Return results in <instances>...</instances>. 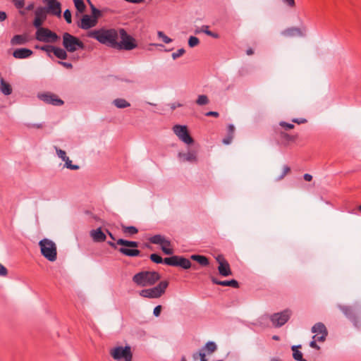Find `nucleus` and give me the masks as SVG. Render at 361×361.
<instances>
[{
    "label": "nucleus",
    "instance_id": "nucleus-27",
    "mask_svg": "<svg viewBox=\"0 0 361 361\" xmlns=\"http://www.w3.org/2000/svg\"><path fill=\"white\" fill-rule=\"evenodd\" d=\"M54 54L60 60H65L68 58L67 51L65 49L55 46L54 48Z\"/></svg>",
    "mask_w": 361,
    "mask_h": 361
},
{
    "label": "nucleus",
    "instance_id": "nucleus-1",
    "mask_svg": "<svg viewBox=\"0 0 361 361\" xmlns=\"http://www.w3.org/2000/svg\"><path fill=\"white\" fill-rule=\"evenodd\" d=\"M149 259L156 264H164L168 266L180 267L183 269L190 268L197 269L196 264H192L189 259L180 255H172L163 259L159 254L152 253L149 255Z\"/></svg>",
    "mask_w": 361,
    "mask_h": 361
},
{
    "label": "nucleus",
    "instance_id": "nucleus-35",
    "mask_svg": "<svg viewBox=\"0 0 361 361\" xmlns=\"http://www.w3.org/2000/svg\"><path fill=\"white\" fill-rule=\"evenodd\" d=\"M209 100L208 99V97L205 94L199 95L196 100V103L200 106L206 105L209 104Z\"/></svg>",
    "mask_w": 361,
    "mask_h": 361
},
{
    "label": "nucleus",
    "instance_id": "nucleus-20",
    "mask_svg": "<svg viewBox=\"0 0 361 361\" xmlns=\"http://www.w3.org/2000/svg\"><path fill=\"white\" fill-rule=\"evenodd\" d=\"M33 51L27 48L16 49L13 52V56L16 59H27L32 56Z\"/></svg>",
    "mask_w": 361,
    "mask_h": 361
},
{
    "label": "nucleus",
    "instance_id": "nucleus-3",
    "mask_svg": "<svg viewBox=\"0 0 361 361\" xmlns=\"http://www.w3.org/2000/svg\"><path fill=\"white\" fill-rule=\"evenodd\" d=\"M107 243L125 256L133 257L141 255V252L136 249L139 246V243L137 241L119 238L116 240V243L108 241Z\"/></svg>",
    "mask_w": 361,
    "mask_h": 361
},
{
    "label": "nucleus",
    "instance_id": "nucleus-22",
    "mask_svg": "<svg viewBox=\"0 0 361 361\" xmlns=\"http://www.w3.org/2000/svg\"><path fill=\"white\" fill-rule=\"evenodd\" d=\"M90 235L94 242L101 243L106 240V236L99 227L90 231Z\"/></svg>",
    "mask_w": 361,
    "mask_h": 361
},
{
    "label": "nucleus",
    "instance_id": "nucleus-42",
    "mask_svg": "<svg viewBox=\"0 0 361 361\" xmlns=\"http://www.w3.org/2000/svg\"><path fill=\"white\" fill-rule=\"evenodd\" d=\"M56 154L63 161H66L68 159V157L66 156V153L64 150H62L61 149H58L56 147Z\"/></svg>",
    "mask_w": 361,
    "mask_h": 361
},
{
    "label": "nucleus",
    "instance_id": "nucleus-2",
    "mask_svg": "<svg viewBox=\"0 0 361 361\" xmlns=\"http://www.w3.org/2000/svg\"><path fill=\"white\" fill-rule=\"evenodd\" d=\"M118 30H116V29L101 28L88 32L87 37L94 38L99 43L116 49L118 39Z\"/></svg>",
    "mask_w": 361,
    "mask_h": 361
},
{
    "label": "nucleus",
    "instance_id": "nucleus-48",
    "mask_svg": "<svg viewBox=\"0 0 361 361\" xmlns=\"http://www.w3.org/2000/svg\"><path fill=\"white\" fill-rule=\"evenodd\" d=\"M280 126L284 128L286 130L294 128V125L292 123H287L286 121H281L279 123Z\"/></svg>",
    "mask_w": 361,
    "mask_h": 361
},
{
    "label": "nucleus",
    "instance_id": "nucleus-39",
    "mask_svg": "<svg viewBox=\"0 0 361 361\" xmlns=\"http://www.w3.org/2000/svg\"><path fill=\"white\" fill-rule=\"evenodd\" d=\"M54 46L53 45H43L39 47L38 45L35 46V49H40L42 51H47V53L53 52L54 53Z\"/></svg>",
    "mask_w": 361,
    "mask_h": 361
},
{
    "label": "nucleus",
    "instance_id": "nucleus-34",
    "mask_svg": "<svg viewBox=\"0 0 361 361\" xmlns=\"http://www.w3.org/2000/svg\"><path fill=\"white\" fill-rule=\"evenodd\" d=\"M75 7L78 12L83 13L86 8V6L83 0H73Z\"/></svg>",
    "mask_w": 361,
    "mask_h": 361
},
{
    "label": "nucleus",
    "instance_id": "nucleus-61",
    "mask_svg": "<svg viewBox=\"0 0 361 361\" xmlns=\"http://www.w3.org/2000/svg\"><path fill=\"white\" fill-rule=\"evenodd\" d=\"M183 106V104H180V103H178V102H174V103H172V104H171V109L172 110H174V109H176L177 107H180V106Z\"/></svg>",
    "mask_w": 361,
    "mask_h": 361
},
{
    "label": "nucleus",
    "instance_id": "nucleus-59",
    "mask_svg": "<svg viewBox=\"0 0 361 361\" xmlns=\"http://www.w3.org/2000/svg\"><path fill=\"white\" fill-rule=\"evenodd\" d=\"M205 116H213V117H215V118H218L219 116V114L217 111H207V113H205Z\"/></svg>",
    "mask_w": 361,
    "mask_h": 361
},
{
    "label": "nucleus",
    "instance_id": "nucleus-38",
    "mask_svg": "<svg viewBox=\"0 0 361 361\" xmlns=\"http://www.w3.org/2000/svg\"><path fill=\"white\" fill-rule=\"evenodd\" d=\"M157 35L159 38H161L162 39V41L166 43V44H169L170 42H171L173 41V39L170 37H169L168 36H166L164 32L162 31H158L157 32Z\"/></svg>",
    "mask_w": 361,
    "mask_h": 361
},
{
    "label": "nucleus",
    "instance_id": "nucleus-64",
    "mask_svg": "<svg viewBox=\"0 0 361 361\" xmlns=\"http://www.w3.org/2000/svg\"><path fill=\"white\" fill-rule=\"evenodd\" d=\"M164 241V242H163V245H165L166 247H171V243L169 240L165 238Z\"/></svg>",
    "mask_w": 361,
    "mask_h": 361
},
{
    "label": "nucleus",
    "instance_id": "nucleus-63",
    "mask_svg": "<svg viewBox=\"0 0 361 361\" xmlns=\"http://www.w3.org/2000/svg\"><path fill=\"white\" fill-rule=\"evenodd\" d=\"M35 8V4L33 2L30 3L25 8V11H32Z\"/></svg>",
    "mask_w": 361,
    "mask_h": 361
},
{
    "label": "nucleus",
    "instance_id": "nucleus-41",
    "mask_svg": "<svg viewBox=\"0 0 361 361\" xmlns=\"http://www.w3.org/2000/svg\"><path fill=\"white\" fill-rule=\"evenodd\" d=\"M64 166L71 170H78L80 168L78 165L73 164L72 161H71L69 158L65 161Z\"/></svg>",
    "mask_w": 361,
    "mask_h": 361
},
{
    "label": "nucleus",
    "instance_id": "nucleus-23",
    "mask_svg": "<svg viewBox=\"0 0 361 361\" xmlns=\"http://www.w3.org/2000/svg\"><path fill=\"white\" fill-rule=\"evenodd\" d=\"M279 135L284 145H288L290 142H295L298 137V135H290L284 131H280Z\"/></svg>",
    "mask_w": 361,
    "mask_h": 361
},
{
    "label": "nucleus",
    "instance_id": "nucleus-11",
    "mask_svg": "<svg viewBox=\"0 0 361 361\" xmlns=\"http://www.w3.org/2000/svg\"><path fill=\"white\" fill-rule=\"evenodd\" d=\"M291 311L288 309L282 312L274 313L270 315L269 319L274 327H281L284 325L290 319Z\"/></svg>",
    "mask_w": 361,
    "mask_h": 361
},
{
    "label": "nucleus",
    "instance_id": "nucleus-10",
    "mask_svg": "<svg viewBox=\"0 0 361 361\" xmlns=\"http://www.w3.org/2000/svg\"><path fill=\"white\" fill-rule=\"evenodd\" d=\"M35 38L40 42L54 43L59 40V37L48 28L39 27V30H37Z\"/></svg>",
    "mask_w": 361,
    "mask_h": 361
},
{
    "label": "nucleus",
    "instance_id": "nucleus-58",
    "mask_svg": "<svg viewBox=\"0 0 361 361\" xmlns=\"http://www.w3.org/2000/svg\"><path fill=\"white\" fill-rule=\"evenodd\" d=\"M216 262L219 263V265H221V263H224V261H227L223 255H218L216 257H215Z\"/></svg>",
    "mask_w": 361,
    "mask_h": 361
},
{
    "label": "nucleus",
    "instance_id": "nucleus-30",
    "mask_svg": "<svg viewBox=\"0 0 361 361\" xmlns=\"http://www.w3.org/2000/svg\"><path fill=\"white\" fill-rule=\"evenodd\" d=\"M165 237L160 235V234H157V235H154L152 237H150L149 238V241L152 243V244H155V245H160L161 246L163 245V242L164 240Z\"/></svg>",
    "mask_w": 361,
    "mask_h": 361
},
{
    "label": "nucleus",
    "instance_id": "nucleus-53",
    "mask_svg": "<svg viewBox=\"0 0 361 361\" xmlns=\"http://www.w3.org/2000/svg\"><path fill=\"white\" fill-rule=\"evenodd\" d=\"M282 1L290 8H294L295 6V0H282Z\"/></svg>",
    "mask_w": 361,
    "mask_h": 361
},
{
    "label": "nucleus",
    "instance_id": "nucleus-28",
    "mask_svg": "<svg viewBox=\"0 0 361 361\" xmlns=\"http://www.w3.org/2000/svg\"><path fill=\"white\" fill-rule=\"evenodd\" d=\"M27 37L24 35H16L11 39V43L13 45L25 44L27 43Z\"/></svg>",
    "mask_w": 361,
    "mask_h": 361
},
{
    "label": "nucleus",
    "instance_id": "nucleus-15",
    "mask_svg": "<svg viewBox=\"0 0 361 361\" xmlns=\"http://www.w3.org/2000/svg\"><path fill=\"white\" fill-rule=\"evenodd\" d=\"M38 98L44 103L54 106H59L64 104V102L56 94L49 92L39 94Z\"/></svg>",
    "mask_w": 361,
    "mask_h": 361
},
{
    "label": "nucleus",
    "instance_id": "nucleus-56",
    "mask_svg": "<svg viewBox=\"0 0 361 361\" xmlns=\"http://www.w3.org/2000/svg\"><path fill=\"white\" fill-rule=\"evenodd\" d=\"M234 131H235V127L233 124H229L228 126V135H231L233 137V135H234Z\"/></svg>",
    "mask_w": 361,
    "mask_h": 361
},
{
    "label": "nucleus",
    "instance_id": "nucleus-31",
    "mask_svg": "<svg viewBox=\"0 0 361 361\" xmlns=\"http://www.w3.org/2000/svg\"><path fill=\"white\" fill-rule=\"evenodd\" d=\"M114 104L118 109H124L130 106V104L124 99H116L113 102Z\"/></svg>",
    "mask_w": 361,
    "mask_h": 361
},
{
    "label": "nucleus",
    "instance_id": "nucleus-54",
    "mask_svg": "<svg viewBox=\"0 0 361 361\" xmlns=\"http://www.w3.org/2000/svg\"><path fill=\"white\" fill-rule=\"evenodd\" d=\"M292 122L295 123L297 124H303V123H306L307 122V120L306 118H293L292 120Z\"/></svg>",
    "mask_w": 361,
    "mask_h": 361
},
{
    "label": "nucleus",
    "instance_id": "nucleus-17",
    "mask_svg": "<svg viewBox=\"0 0 361 361\" xmlns=\"http://www.w3.org/2000/svg\"><path fill=\"white\" fill-rule=\"evenodd\" d=\"M42 7H38L35 12V19L33 20V25L37 30L42 27V25L44 21L47 19V13L44 11Z\"/></svg>",
    "mask_w": 361,
    "mask_h": 361
},
{
    "label": "nucleus",
    "instance_id": "nucleus-29",
    "mask_svg": "<svg viewBox=\"0 0 361 361\" xmlns=\"http://www.w3.org/2000/svg\"><path fill=\"white\" fill-rule=\"evenodd\" d=\"M300 347V345L292 346L293 357L297 361H307L305 359L303 358L302 353L298 350V348Z\"/></svg>",
    "mask_w": 361,
    "mask_h": 361
},
{
    "label": "nucleus",
    "instance_id": "nucleus-13",
    "mask_svg": "<svg viewBox=\"0 0 361 361\" xmlns=\"http://www.w3.org/2000/svg\"><path fill=\"white\" fill-rule=\"evenodd\" d=\"M173 131L180 140L185 144L191 145L194 143V139L191 137L186 126L176 125L173 126Z\"/></svg>",
    "mask_w": 361,
    "mask_h": 361
},
{
    "label": "nucleus",
    "instance_id": "nucleus-9",
    "mask_svg": "<svg viewBox=\"0 0 361 361\" xmlns=\"http://www.w3.org/2000/svg\"><path fill=\"white\" fill-rule=\"evenodd\" d=\"M110 354L116 360L124 359V361H132L133 359V353L129 345H126L125 347L117 346L111 349Z\"/></svg>",
    "mask_w": 361,
    "mask_h": 361
},
{
    "label": "nucleus",
    "instance_id": "nucleus-4",
    "mask_svg": "<svg viewBox=\"0 0 361 361\" xmlns=\"http://www.w3.org/2000/svg\"><path fill=\"white\" fill-rule=\"evenodd\" d=\"M161 275L155 271H142L135 274L132 281L137 286L147 287L154 286L159 279Z\"/></svg>",
    "mask_w": 361,
    "mask_h": 361
},
{
    "label": "nucleus",
    "instance_id": "nucleus-37",
    "mask_svg": "<svg viewBox=\"0 0 361 361\" xmlns=\"http://www.w3.org/2000/svg\"><path fill=\"white\" fill-rule=\"evenodd\" d=\"M200 44V39L195 36H190L188 39V46L193 48Z\"/></svg>",
    "mask_w": 361,
    "mask_h": 361
},
{
    "label": "nucleus",
    "instance_id": "nucleus-52",
    "mask_svg": "<svg viewBox=\"0 0 361 361\" xmlns=\"http://www.w3.org/2000/svg\"><path fill=\"white\" fill-rule=\"evenodd\" d=\"M28 128H42V123H28L26 125Z\"/></svg>",
    "mask_w": 361,
    "mask_h": 361
},
{
    "label": "nucleus",
    "instance_id": "nucleus-49",
    "mask_svg": "<svg viewBox=\"0 0 361 361\" xmlns=\"http://www.w3.org/2000/svg\"><path fill=\"white\" fill-rule=\"evenodd\" d=\"M161 310H162V306L161 305H159L157 306H156L154 308V310H153V314L156 317H158L160 316L161 314Z\"/></svg>",
    "mask_w": 361,
    "mask_h": 361
},
{
    "label": "nucleus",
    "instance_id": "nucleus-33",
    "mask_svg": "<svg viewBox=\"0 0 361 361\" xmlns=\"http://www.w3.org/2000/svg\"><path fill=\"white\" fill-rule=\"evenodd\" d=\"M122 231L124 233H129L130 235H135L138 233V229L134 226H125L121 225Z\"/></svg>",
    "mask_w": 361,
    "mask_h": 361
},
{
    "label": "nucleus",
    "instance_id": "nucleus-51",
    "mask_svg": "<svg viewBox=\"0 0 361 361\" xmlns=\"http://www.w3.org/2000/svg\"><path fill=\"white\" fill-rule=\"evenodd\" d=\"M58 63L61 65L62 66H63L64 68H66L67 69H72L73 67V64L71 63H69V62H65V61H59Z\"/></svg>",
    "mask_w": 361,
    "mask_h": 361
},
{
    "label": "nucleus",
    "instance_id": "nucleus-7",
    "mask_svg": "<svg viewBox=\"0 0 361 361\" xmlns=\"http://www.w3.org/2000/svg\"><path fill=\"white\" fill-rule=\"evenodd\" d=\"M62 44L64 49L70 53L75 52L78 49H84V43L77 37L71 35L68 32L63 34Z\"/></svg>",
    "mask_w": 361,
    "mask_h": 361
},
{
    "label": "nucleus",
    "instance_id": "nucleus-19",
    "mask_svg": "<svg viewBox=\"0 0 361 361\" xmlns=\"http://www.w3.org/2000/svg\"><path fill=\"white\" fill-rule=\"evenodd\" d=\"M209 278L211 281L216 285H219L222 286H230L234 288H238L240 286L238 281L235 279L221 281L212 275H211Z\"/></svg>",
    "mask_w": 361,
    "mask_h": 361
},
{
    "label": "nucleus",
    "instance_id": "nucleus-57",
    "mask_svg": "<svg viewBox=\"0 0 361 361\" xmlns=\"http://www.w3.org/2000/svg\"><path fill=\"white\" fill-rule=\"evenodd\" d=\"M233 138V136L227 135V136L223 139L222 142L225 145H229L231 142Z\"/></svg>",
    "mask_w": 361,
    "mask_h": 361
},
{
    "label": "nucleus",
    "instance_id": "nucleus-60",
    "mask_svg": "<svg viewBox=\"0 0 361 361\" xmlns=\"http://www.w3.org/2000/svg\"><path fill=\"white\" fill-rule=\"evenodd\" d=\"M7 17V14L5 11H0V22L4 21Z\"/></svg>",
    "mask_w": 361,
    "mask_h": 361
},
{
    "label": "nucleus",
    "instance_id": "nucleus-12",
    "mask_svg": "<svg viewBox=\"0 0 361 361\" xmlns=\"http://www.w3.org/2000/svg\"><path fill=\"white\" fill-rule=\"evenodd\" d=\"M338 307L356 328H361V318L356 314L352 306L338 305Z\"/></svg>",
    "mask_w": 361,
    "mask_h": 361
},
{
    "label": "nucleus",
    "instance_id": "nucleus-18",
    "mask_svg": "<svg viewBox=\"0 0 361 361\" xmlns=\"http://www.w3.org/2000/svg\"><path fill=\"white\" fill-rule=\"evenodd\" d=\"M97 23V20L95 18H92L90 15H83L80 19V22L78 23V26L83 30H88L92 27H94Z\"/></svg>",
    "mask_w": 361,
    "mask_h": 361
},
{
    "label": "nucleus",
    "instance_id": "nucleus-25",
    "mask_svg": "<svg viewBox=\"0 0 361 361\" xmlns=\"http://www.w3.org/2000/svg\"><path fill=\"white\" fill-rule=\"evenodd\" d=\"M190 259L197 262L202 267H207L209 264V260L207 257L201 255H192Z\"/></svg>",
    "mask_w": 361,
    "mask_h": 361
},
{
    "label": "nucleus",
    "instance_id": "nucleus-45",
    "mask_svg": "<svg viewBox=\"0 0 361 361\" xmlns=\"http://www.w3.org/2000/svg\"><path fill=\"white\" fill-rule=\"evenodd\" d=\"M161 250L165 255H171L174 252V250L171 247H166L165 245L161 246Z\"/></svg>",
    "mask_w": 361,
    "mask_h": 361
},
{
    "label": "nucleus",
    "instance_id": "nucleus-5",
    "mask_svg": "<svg viewBox=\"0 0 361 361\" xmlns=\"http://www.w3.org/2000/svg\"><path fill=\"white\" fill-rule=\"evenodd\" d=\"M41 255L49 262H54L57 259L56 245L54 241L48 238H43L39 242Z\"/></svg>",
    "mask_w": 361,
    "mask_h": 361
},
{
    "label": "nucleus",
    "instance_id": "nucleus-32",
    "mask_svg": "<svg viewBox=\"0 0 361 361\" xmlns=\"http://www.w3.org/2000/svg\"><path fill=\"white\" fill-rule=\"evenodd\" d=\"M11 2L17 9L20 10L19 13L21 16L25 15V11L20 10L25 6V0H11Z\"/></svg>",
    "mask_w": 361,
    "mask_h": 361
},
{
    "label": "nucleus",
    "instance_id": "nucleus-26",
    "mask_svg": "<svg viewBox=\"0 0 361 361\" xmlns=\"http://www.w3.org/2000/svg\"><path fill=\"white\" fill-rule=\"evenodd\" d=\"M283 35L287 37L301 36L302 35V31L300 28L292 27L287 28L283 32Z\"/></svg>",
    "mask_w": 361,
    "mask_h": 361
},
{
    "label": "nucleus",
    "instance_id": "nucleus-21",
    "mask_svg": "<svg viewBox=\"0 0 361 361\" xmlns=\"http://www.w3.org/2000/svg\"><path fill=\"white\" fill-rule=\"evenodd\" d=\"M178 157L182 159L183 161L197 162V152L195 150L189 151L188 153L179 152Z\"/></svg>",
    "mask_w": 361,
    "mask_h": 361
},
{
    "label": "nucleus",
    "instance_id": "nucleus-47",
    "mask_svg": "<svg viewBox=\"0 0 361 361\" xmlns=\"http://www.w3.org/2000/svg\"><path fill=\"white\" fill-rule=\"evenodd\" d=\"M289 172H290V168L288 166H283V173L277 178V180H282L286 176L287 173H288Z\"/></svg>",
    "mask_w": 361,
    "mask_h": 361
},
{
    "label": "nucleus",
    "instance_id": "nucleus-43",
    "mask_svg": "<svg viewBox=\"0 0 361 361\" xmlns=\"http://www.w3.org/2000/svg\"><path fill=\"white\" fill-rule=\"evenodd\" d=\"M63 18L67 23L70 24L72 23L71 12L69 9H66L64 11Z\"/></svg>",
    "mask_w": 361,
    "mask_h": 361
},
{
    "label": "nucleus",
    "instance_id": "nucleus-62",
    "mask_svg": "<svg viewBox=\"0 0 361 361\" xmlns=\"http://www.w3.org/2000/svg\"><path fill=\"white\" fill-rule=\"evenodd\" d=\"M303 178H304L305 180L308 181V182H310L312 180V176L309 173L304 174Z\"/></svg>",
    "mask_w": 361,
    "mask_h": 361
},
{
    "label": "nucleus",
    "instance_id": "nucleus-36",
    "mask_svg": "<svg viewBox=\"0 0 361 361\" xmlns=\"http://www.w3.org/2000/svg\"><path fill=\"white\" fill-rule=\"evenodd\" d=\"M204 349L208 353H212L216 349V345L213 341H209L206 343Z\"/></svg>",
    "mask_w": 361,
    "mask_h": 361
},
{
    "label": "nucleus",
    "instance_id": "nucleus-14",
    "mask_svg": "<svg viewBox=\"0 0 361 361\" xmlns=\"http://www.w3.org/2000/svg\"><path fill=\"white\" fill-rule=\"evenodd\" d=\"M47 4L46 7H43L44 11L48 14L61 17V4L57 0H42Z\"/></svg>",
    "mask_w": 361,
    "mask_h": 361
},
{
    "label": "nucleus",
    "instance_id": "nucleus-40",
    "mask_svg": "<svg viewBox=\"0 0 361 361\" xmlns=\"http://www.w3.org/2000/svg\"><path fill=\"white\" fill-rule=\"evenodd\" d=\"M91 5L92 8V17L95 18V20H97L98 18L102 15L101 11L98 8H95L92 4Z\"/></svg>",
    "mask_w": 361,
    "mask_h": 361
},
{
    "label": "nucleus",
    "instance_id": "nucleus-8",
    "mask_svg": "<svg viewBox=\"0 0 361 361\" xmlns=\"http://www.w3.org/2000/svg\"><path fill=\"white\" fill-rule=\"evenodd\" d=\"M169 285L168 281H161L153 288L141 290L139 294L143 298H159L165 293Z\"/></svg>",
    "mask_w": 361,
    "mask_h": 361
},
{
    "label": "nucleus",
    "instance_id": "nucleus-55",
    "mask_svg": "<svg viewBox=\"0 0 361 361\" xmlns=\"http://www.w3.org/2000/svg\"><path fill=\"white\" fill-rule=\"evenodd\" d=\"M7 274H8L7 269L4 265H2L1 264H0V276H6Z\"/></svg>",
    "mask_w": 361,
    "mask_h": 361
},
{
    "label": "nucleus",
    "instance_id": "nucleus-44",
    "mask_svg": "<svg viewBox=\"0 0 361 361\" xmlns=\"http://www.w3.org/2000/svg\"><path fill=\"white\" fill-rule=\"evenodd\" d=\"M185 53V50L183 48H180V49H178V51L176 52H173L172 54V55H171L172 59L173 60H176L178 58H179L180 56H181L182 55H183Z\"/></svg>",
    "mask_w": 361,
    "mask_h": 361
},
{
    "label": "nucleus",
    "instance_id": "nucleus-46",
    "mask_svg": "<svg viewBox=\"0 0 361 361\" xmlns=\"http://www.w3.org/2000/svg\"><path fill=\"white\" fill-rule=\"evenodd\" d=\"M249 74V69L247 67H241L238 71V77H245Z\"/></svg>",
    "mask_w": 361,
    "mask_h": 361
},
{
    "label": "nucleus",
    "instance_id": "nucleus-50",
    "mask_svg": "<svg viewBox=\"0 0 361 361\" xmlns=\"http://www.w3.org/2000/svg\"><path fill=\"white\" fill-rule=\"evenodd\" d=\"M204 32L206 35H207L209 36H211V37H214L215 39H217L219 37V34H217L216 32H212L211 30H208V27L207 26H206V30H204Z\"/></svg>",
    "mask_w": 361,
    "mask_h": 361
},
{
    "label": "nucleus",
    "instance_id": "nucleus-24",
    "mask_svg": "<svg viewBox=\"0 0 361 361\" xmlns=\"http://www.w3.org/2000/svg\"><path fill=\"white\" fill-rule=\"evenodd\" d=\"M218 271L219 274L224 277L232 275V271L228 261H224V263H221V265H219Z\"/></svg>",
    "mask_w": 361,
    "mask_h": 361
},
{
    "label": "nucleus",
    "instance_id": "nucleus-6",
    "mask_svg": "<svg viewBox=\"0 0 361 361\" xmlns=\"http://www.w3.org/2000/svg\"><path fill=\"white\" fill-rule=\"evenodd\" d=\"M118 32L121 40L118 41L116 49L130 51L137 47L136 39L129 35L125 29L120 28Z\"/></svg>",
    "mask_w": 361,
    "mask_h": 361
},
{
    "label": "nucleus",
    "instance_id": "nucleus-16",
    "mask_svg": "<svg viewBox=\"0 0 361 361\" xmlns=\"http://www.w3.org/2000/svg\"><path fill=\"white\" fill-rule=\"evenodd\" d=\"M312 332L314 334L312 338H326L328 330L322 322H317L312 327Z\"/></svg>",
    "mask_w": 361,
    "mask_h": 361
}]
</instances>
